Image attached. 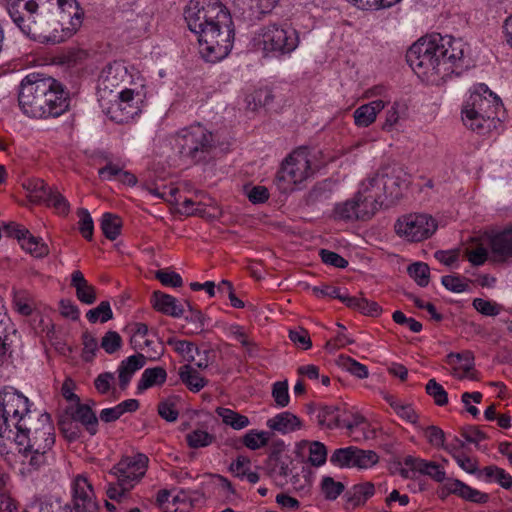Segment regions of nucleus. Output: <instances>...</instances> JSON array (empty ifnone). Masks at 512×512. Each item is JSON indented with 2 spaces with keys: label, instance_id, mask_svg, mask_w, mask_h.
Masks as SVG:
<instances>
[{
  "label": "nucleus",
  "instance_id": "nucleus-1",
  "mask_svg": "<svg viewBox=\"0 0 512 512\" xmlns=\"http://www.w3.org/2000/svg\"><path fill=\"white\" fill-rule=\"evenodd\" d=\"M16 429L15 462L22 476H31L55 461V429L48 413L30 410L27 397L13 388L0 392V438Z\"/></svg>",
  "mask_w": 512,
  "mask_h": 512
},
{
  "label": "nucleus",
  "instance_id": "nucleus-2",
  "mask_svg": "<svg viewBox=\"0 0 512 512\" xmlns=\"http://www.w3.org/2000/svg\"><path fill=\"white\" fill-rule=\"evenodd\" d=\"M190 31L198 36L200 52L209 62L224 59L234 42L233 20L220 0H190L184 10Z\"/></svg>",
  "mask_w": 512,
  "mask_h": 512
},
{
  "label": "nucleus",
  "instance_id": "nucleus-3",
  "mask_svg": "<svg viewBox=\"0 0 512 512\" xmlns=\"http://www.w3.org/2000/svg\"><path fill=\"white\" fill-rule=\"evenodd\" d=\"M464 50L462 40L435 33L415 42L408 49L406 59L419 78L434 82L463 67Z\"/></svg>",
  "mask_w": 512,
  "mask_h": 512
},
{
  "label": "nucleus",
  "instance_id": "nucleus-4",
  "mask_svg": "<svg viewBox=\"0 0 512 512\" xmlns=\"http://www.w3.org/2000/svg\"><path fill=\"white\" fill-rule=\"evenodd\" d=\"M18 103L23 114L30 118H56L70 106L69 93L52 77L30 73L20 83Z\"/></svg>",
  "mask_w": 512,
  "mask_h": 512
},
{
  "label": "nucleus",
  "instance_id": "nucleus-5",
  "mask_svg": "<svg viewBox=\"0 0 512 512\" xmlns=\"http://www.w3.org/2000/svg\"><path fill=\"white\" fill-rule=\"evenodd\" d=\"M503 105L500 98L484 83L475 84L462 108V120L471 130L485 134L501 120Z\"/></svg>",
  "mask_w": 512,
  "mask_h": 512
},
{
  "label": "nucleus",
  "instance_id": "nucleus-6",
  "mask_svg": "<svg viewBox=\"0 0 512 512\" xmlns=\"http://www.w3.org/2000/svg\"><path fill=\"white\" fill-rule=\"evenodd\" d=\"M252 44L265 57L280 58L290 55L298 48L300 36L290 25L268 23L255 31Z\"/></svg>",
  "mask_w": 512,
  "mask_h": 512
},
{
  "label": "nucleus",
  "instance_id": "nucleus-7",
  "mask_svg": "<svg viewBox=\"0 0 512 512\" xmlns=\"http://www.w3.org/2000/svg\"><path fill=\"white\" fill-rule=\"evenodd\" d=\"M180 155L197 164L206 162L217 148V135L197 123L179 130L174 138Z\"/></svg>",
  "mask_w": 512,
  "mask_h": 512
},
{
  "label": "nucleus",
  "instance_id": "nucleus-8",
  "mask_svg": "<svg viewBox=\"0 0 512 512\" xmlns=\"http://www.w3.org/2000/svg\"><path fill=\"white\" fill-rule=\"evenodd\" d=\"M149 462L148 456L144 453L123 456L109 471L115 482L108 484L107 496L111 500H118L131 491L145 476Z\"/></svg>",
  "mask_w": 512,
  "mask_h": 512
},
{
  "label": "nucleus",
  "instance_id": "nucleus-9",
  "mask_svg": "<svg viewBox=\"0 0 512 512\" xmlns=\"http://www.w3.org/2000/svg\"><path fill=\"white\" fill-rule=\"evenodd\" d=\"M312 173L308 150L299 148L284 160L274 183L280 192L288 193L293 191L297 184L308 179Z\"/></svg>",
  "mask_w": 512,
  "mask_h": 512
},
{
  "label": "nucleus",
  "instance_id": "nucleus-10",
  "mask_svg": "<svg viewBox=\"0 0 512 512\" xmlns=\"http://www.w3.org/2000/svg\"><path fill=\"white\" fill-rule=\"evenodd\" d=\"M50 4L49 0H5V9L15 26L32 40L33 29Z\"/></svg>",
  "mask_w": 512,
  "mask_h": 512
},
{
  "label": "nucleus",
  "instance_id": "nucleus-11",
  "mask_svg": "<svg viewBox=\"0 0 512 512\" xmlns=\"http://www.w3.org/2000/svg\"><path fill=\"white\" fill-rule=\"evenodd\" d=\"M394 228L398 236L410 242H419L429 238L436 231L437 226L431 216L411 213L398 218Z\"/></svg>",
  "mask_w": 512,
  "mask_h": 512
},
{
  "label": "nucleus",
  "instance_id": "nucleus-12",
  "mask_svg": "<svg viewBox=\"0 0 512 512\" xmlns=\"http://www.w3.org/2000/svg\"><path fill=\"white\" fill-rule=\"evenodd\" d=\"M75 33L70 25L56 14H41L37 26L32 31V40L57 44L69 39Z\"/></svg>",
  "mask_w": 512,
  "mask_h": 512
},
{
  "label": "nucleus",
  "instance_id": "nucleus-13",
  "mask_svg": "<svg viewBox=\"0 0 512 512\" xmlns=\"http://www.w3.org/2000/svg\"><path fill=\"white\" fill-rule=\"evenodd\" d=\"M116 97L108 106L103 101H100L103 112L111 121L118 124L128 123L141 112L139 92L135 93L132 89H124L117 92Z\"/></svg>",
  "mask_w": 512,
  "mask_h": 512
},
{
  "label": "nucleus",
  "instance_id": "nucleus-14",
  "mask_svg": "<svg viewBox=\"0 0 512 512\" xmlns=\"http://www.w3.org/2000/svg\"><path fill=\"white\" fill-rule=\"evenodd\" d=\"M379 461V456L372 450H363L355 446L336 449L330 456V462L340 468L367 469Z\"/></svg>",
  "mask_w": 512,
  "mask_h": 512
},
{
  "label": "nucleus",
  "instance_id": "nucleus-15",
  "mask_svg": "<svg viewBox=\"0 0 512 512\" xmlns=\"http://www.w3.org/2000/svg\"><path fill=\"white\" fill-rule=\"evenodd\" d=\"M71 504L74 512H99L100 506L93 485L84 474H78L72 479Z\"/></svg>",
  "mask_w": 512,
  "mask_h": 512
},
{
  "label": "nucleus",
  "instance_id": "nucleus-16",
  "mask_svg": "<svg viewBox=\"0 0 512 512\" xmlns=\"http://www.w3.org/2000/svg\"><path fill=\"white\" fill-rule=\"evenodd\" d=\"M318 421L329 429L346 428L352 433L353 429L364 423L365 419L359 414H350L341 411L336 406H324L318 414Z\"/></svg>",
  "mask_w": 512,
  "mask_h": 512
},
{
  "label": "nucleus",
  "instance_id": "nucleus-17",
  "mask_svg": "<svg viewBox=\"0 0 512 512\" xmlns=\"http://www.w3.org/2000/svg\"><path fill=\"white\" fill-rule=\"evenodd\" d=\"M49 8L45 9L46 14H56L63 18L70 27L77 32L83 22L84 10L77 0H49Z\"/></svg>",
  "mask_w": 512,
  "mask_h": 512
},
{
  "label": "nucleus",
  "instance_id": "nucleus-18",
  "mask_svg": "<svg viewBox=\"0 0 512 512\" xmlns=\"http://www.w3.org/2000/svg\"><path fill=\"white\" fill-rule=\"evenodd\" d=\"M126 74V68L119 63L109 64L102 70L98 80L100 101H103L107 94H112L120 86Z\"/></svg>",
  "mask_w": 512,
  "mask_h": 512
},
{
  "label": "nucleus",
  "instance_id": "nucleus-19",
  "mask_svg": "<svg viewBox=\"0 0 512 512\" xmlns=\"http://www.w3.org/2000/svg\"><path fill=\"white\" fill-rule=\"evenodd\" d=\"M383 177V189L389 201H394L400 198L403 189L408 185L405 174L400 170L385 169L380 171Z\"/></svg>",
  "mask_w": 512,
  "mask_h": 512
},
{
  "label": "nucleus",
  "instance_id": "nucleus-20",
  "mask_svg": "<svg viewBox=\"0 0 512 512\" xmlns=\"http://www.w3.org/2000/svg\"><path fill=\"white\" fill-rule=\"evenodd\" d=\"M152 307L165 315L178 318L184 313V308L177 299L161 291H154L151 296Z\"/></svg>",
  "mask_w": 512,
  "mask_h": 512
},
{
  "label": "nucleus",
  "instance_id": "nucleus-21",
  "mask_svg": "<svg viewBox=\"0 0 512 512\" xmlns=\"http://www.w3.org/2000/svg\"><path fill=\"white\" fill-rule=\"evenodd\" d=\"M388 104V100L377 99L359 106L353 114L354 122L358 127H368L376 120L377 114Z\"/></svg>",
  "mask_w": 512,
  "mask_h": 512
},
{
  "label": "nucleus",
  "instance_id": "nucleus-22",
  "mask_svg": "<svg viewBox=\"0 0 512 512\" xmlns=\"http://www.w3.org/2000/svg\"><path fill=\"white\" fill-rule=\"evenodd\" d=\"M491 251L496 260H504L512 255V228L487 235Z\"/></svg>",
  "mask_w": 512,
  "mask_h": 512
},
{
  "label": "nucleus",
  "instance_id": "nucleus-23",
  "mask_svg": "<svg viewBox=\"0 0 512 512\" xmlns=\"http://www.w3.org/2000/svg\"><path fill=\"white\" fill-rule=\"evenodd\" d=\"M266 426L272 431L287 434L301 429L302 421L295 414L284 411L269 418L266 422Z\"/></svg>",
  "mask_w": 512,
  "mask_h": 512
},
{
  "label": "nucleus",
  "instance_id": "nucleus-24",
  "mask_svg": "<svg viewBox=\"0 0 512 512\" xmlns=\"http://www.w3.org/2000/svg\"><path fill=\"white\" fill-rule=\"evenodd\" d=\"M145 363V356L140 353L129 356L125 360L121 361L118 367L119 388L121 390H126L134 373L140 370Z\"/></svg>",
  "mask_w": 512,
  "mask_h": 512
},
{
  "label": "nucleus",
  "instance_id": "nucleus-25",
  "mask_svg": "<svg viewBox=\"0 0 512 512\" xmlns=\"http://www.w3.org/2000/svg\"><path fill=\"white\" fill-rule=\"evenodd\" d=\"M70 285L75 289L77 299L81 303L91 305L96 301V288L85 279L80 270L72 272Z\"/></svg>",
  "mask_w": 512,
  "mask_h": 512
},
{
  "label": "nucleus",
  "instance_id": "nucleus-26",
  "mask_svg": "<svg viewBox=\"0 0 512 512\" xmlns=\"http://www.w3.org/2000/svg\"><path fill=\"white\" fill-rule=\"evenodd\" d=\"M447 491L456 494L466 501L473 503L483 504L488 501V495L481 491L474 489L460 480H450L445 485Z\"/></svg>",
  "mask_w": 512,
  "mask_h": 512
},
{
  "label": "nucleus",
  "instance_id": "nucleus-27",
  "mask_svg": "<svg viewBox=\"0 0 512 512\" xmlns=\"http://www.w3.org/2000/svg\"><path fill=\"white\" fill-rule=\"evenodd\" d=\"M375 493L374 485L371 482H365L354 485L347 493L346 505L348 508H356L363 505Z\"/></svg>",
  "mask_w": 512,
  "mask_h": 512
},
{
  "label": "nucleus",
  "instance_id": "nucleus-28",
  "mask_svg": "<svg viewBox=\"0 0 512 512\" xmlns=\"http://www.w3.org/2000/svg\"><path fill=\"white\" fill-rule=\"evenodd\" d=\"M181 382L192 392H199L208 381L200 375L190 364L181 366L178 370Z\"/></svg>",
  "mask_w": 512,
  "mask_h": 512
},
{
  "label": "nucleus",
  "instance_id": "nucleus-29",
  "mask_svg": "<svg viewBox=\"0 0 512 512\" xmlns=\"http://www.w3.org/2000/svg\"><path fill=\"white\" fill-rule=\"evenodd\" d=\"M72 417L75 421L80 422L91 435L97 433L98 418L89 405L78 403Z\"/></svg>",
  "mask_w": 512,
  "mask_h": 512
},
{
  "label": "nucleus",
  "instance_id": "nucleus-30",
  "mask_svg": "<svg viewBox=\"0 0 512 512\" xmlns=\"http://www.w3.org/2000/svg\"><path fill=\"white\" fill-rule=\"evenodd\" d=\"M384 399L394 410L398 417L413 425H417L419 416L413 408L412 404L404 403L395 398L393 395H385Z\"/></svg>",
  "mask_w": 512,
  "mask_h": 512
},
{
  "label": "nucleus",
  "instance_id": "nucleus-31",
  "mask_svg": "<svg viewBox=\"0 0 512 512\" xmlns=\"http://www.w3.org/2000/svg\"><path fill=\"white\" fill-rule=\"evenodd\" d=\"M167 378V372L162 367L147 368L138 381L137 389L142 392L150 387L162 385Z\"/></svg>",
  "mask_w": 512,
  "mask_h": 512
},
{
  "label": "nucleus",
  "instance_id": "nucleus-32",
  "mask_svg": "<svg viewBox=\"0 0 512 512\" xmlns=\"http://www.w3.org/2000/svg\"><path fill=\"white\" fill-rule=\"evenodd\" d=\"M354 199L357 202V207H359L358 212L360 213L361 221L371 219L381 207V204L375 200V196H368L360 190Z\"/></svg>",
  "mask_w": 512,
  "mask_h": 512
},
{
  "label": "nucleus",
  "instance_id": "nucleus-33",
  "mask_svg": "<svg viewBox=\"0 0 512 512\" xmlns=\"http://www.w3.org/2000/svg\"><path fill=\"white\" fill-rule=\"evenodd\" d=\"M383 183L382 174L378 172L373 177L362 182L360 191L368 196H375V200L382 205L384 201L388 200L383 189Z\"/></svg>",
  "mask_w": 512,
  "mask_h": 512
},
{
  "label": "nucleus",
  "instance_id": "nucleus-34",
  "mask_svg": "<svg viewBox=\"0 0 512 512\" xmlns=\"http://www.w3.org/2000/svg\"><path fill=\"white\" fill-rule=\"evenodd\" d=\"M292 460L289 456L284 457H268L266 468L269 476L273 478H286L290 472Z\"/></svg>",
  "mask_w": 512,
  "mask_h": 512
},
{
  "label": "nucleus",
  "instance_id": "nucleus-35",
  "mask_svg": "<svg viewBox=\"0 0 512 512\" xmlns=\"http://www.w3.org/2000/svg\"><path fill=\"white\" fill-rule=\"evenodd\" d=\"M216 413L221 417L224 424L230 426L235 430H241L250 425V420L247 416L242 415L232 409L218 407Z\"/></svg>",
  "mask_w": 512,
  "mask_h": 512
},
{
  "label": "nucleus",
  "instance_id": "nucleus-36",
  "mask_svg": "<svg viewBox=\"0 0 512 512\" xmlns=\"http://www.w3.org/2000/svg\"><path fill=\"white\" fill-rule=\"evenodd\" d=\"M448 359L450 363H453L456 359L459 363L457 367H455V371L460 378H471L473 379L472 370L474 366V357L471 352L466 351L463 353H451L448 355Z\"/></svg>",
  "mask_w": 512,
  "mask_h": 512
},
{
  "label": "nucleus",
  "instance_id": "nucleus-37",
  "mask_svg": "<svg viewBox=\"0 0 512 512\" xmlns=\"http://www.w3.org/2000/svg\"><path fill=\"white\" fill-rule=\"evenodd\" d=\"M20 245L24 250L37 258H42L49 254V247L43 239L33 236L30 232L27 236H24Z\"/></svg>",
  "mask_w": 512,
  "mask_h": 512
},
{
  "label": "nucleus",
  "instance_id": "nucleus-38",
  "mask_svg": "<svg viewBox=\"0 0 512 512\" xmlns=\"http://www.w3.org/2000/svg\"><path fill=\"white\" fill-rule=\"evenodd\" d=\"M122 220L112 213H104L101 218V230L109 240H115L121 233Z\"/></svg>",
  "mask_w": 512,
  "mask_h": 512
},
{
  "label": "nucleus",
  "instance_id": "nucleus-39",
  "mask_svg": "<svg viewBox=\"0 0 512 512\" xmlns=\"http://www.w3.org/2000/svg\"><path fill=\"white\" fill-rule=\"evenodd\" d=\"M357 202L355 199L347 200L343 203L336 204L333 214L334 218L343 221L360 220V213L358 212Z\"/></svg>",
  "mask_w": 512,
  "mask_h": 512
},
{
  "label": "nucleus",
  "instance_id": "nucleus-40",
  "mask_svg": "<svg viewBox=\"0 0 512 512\" xmlns=\"http://www.w3.org/2000/svg\"><path fill=\"white\" fill-rule=\"evenodd\" d=\"M42 202L54 208L59 215L66 216L70 212L68 200L57 189L51 188Z\"/></svg>",
  "mask_w": 512,
  "mask_h": 512
},
{
  "label": "nucleus",
  "instance_id": "nucleus-41",
  "mask_svg": "<svg viewBox=\"0 0 512 512\" xmlns=\"http://www.w3.org/2000/svg\"><path fill=\"white\" fill-rule=\"evenodd\" d=\"M271 435V432L253 429L243 436L242 442L248 449L258 450L268 445Z\"/></svg>",
  "mask_w": 512,
  "mask_h": 512
},
{
  "label": "nucleus",
  "instance_id": "nucleus-42",
  "mask_svg": "<svg viewBox=\"0 0 512 512\" xmlns=\"http://www.w3.org/2000/svg\"><path fill=\"white\" fill-rule=\"evenodd\" d=\"M134 327L135 330L130 337V345L136 351H145L154 343L147 338L148 326L144 323H136Z\"/></svg>",
  "mask_w": 512,
  "mask_h": 512
},
{
  "label": "nucleus",
  "instance_id": "nucleus-43",
  "mask_svg": "<svg viewBox=\"0 0 512 512\" xmlns=\"http://www.w3.org/2000/svg\"><path fill=\"white\" fill-rule=\"evenodd\" d=\"M338 365L359 379H365L369 375L367 366L356 361L350 356L340 355L338 358Z\"/></svg>",
  "mask_w": 512,
  "mask_h": 512
},
{
  "label": "nucleus",
  "instance_id": "nucleus-44",
  "mask_svg": "<svg viewBox=\"0 0 512 512\" xmlns=\"http://www.w3.org/2000/svg\"><path fill=\"white\" fill-rule=\"evenodd\" d=\"M167 343L189 363L195 360V354H199L198 347L190 341L171 338Z\"/></svg>",
  "mask_w": 512,
  "mask_h": 512
},
{
  "label": "nucleus",
  "instance_id": "nucleus-45",
  "mask_svg": "<svg viewBox=\"0 0 512 512\" xmlns=\"http://www.w3.org/2000/svg\"><path fill=\"white\" fill-rule=\"evenodd\" d=\"M114 380L115 377L113 373H101L94 380L95 389L99 394L106 395L110 393L114 399H117L119 396L115 386L113 385Z\"/></svg>",
  "mask_w": 512,
  "mask_h": 512
},
{
  "label": "nucleus",
  "instance_id": "nucleus-46",
  "mask_svg": "<svg viewBox=\"0 0 512 512\" xmlns=\"http://www.w3.org/2000/svg\"><path fill=\"white\" fill-rule=\"evenodd\" d=\"M321 492L327 500H336L345 490L342 482L335 481L330 476H324L321 480Z\"/></svg>",
  "mask_w": 512,
  "mask_h": 512
},
{
  "label": "nucleus",
  "instance_id": "nucleus-47",
  "mask_svg": "<svg viewBox=\"0 0 512 512\" xmlns=\"http://www.w3.org/2000/svg\"><path fill=\"white\" fill-rule=\"evenodd\" d=\"M215 440V436L207 431L196 429L186 435V441L190 448L198 449L211 445Z\"/></svg>",
  "mask_w": 512,
  "mask_h": 512
},
{
  "label": "nucleus",
  "instance_id": "nucleus-48",
  "mask_svg": "<svg viewBox=\"0 0 512 512\" xmlns=\"http://www.w3.org/2000/svg\"><path fill=\"white\" fill-rule=\"evenodd\" d=\"M406 107L404 104L395 101L392 106L386 111L385 121L382 125V130L390 132L398 124L401 115L405 112Z\"/></svg>",
  "mask_w": 512,
  "mask_h": 512
},
{
  "label": "nucleus",
  "instance_id": "nucleus-49",
  "mask_svg": "<svg viewBox=\"0 0 512 512\" xmlns=\"http://www.w3.org/2000/svg\"><path fill=\"white\" fill-rule=\"evenodd\" d=\"M86 317L90 323L100 321L105 323L113 318V312L108 301H102L96 308L89 310Z\"/></svg>",
  "mask_w": 512,
  "mask_h": 512
},
{
  "label": "nucleus",
  "instance_id": "nucleus-50",
  "mask_svg": "<svg viewBox=\"0 0 512 512\" xmlns=\"http://www.w3.org/2000/svg\"><path fill=\"white\" fill-rule=\"evenodd\" d=\"M271 394L277 407H287L290 402L288 381L284 380L273 383Z\"/></svg>",
  "mask_w": 512,
  "mask_h": 512
},
{
  "label": "nucleus",
  "instance_id": "nucleus-51",
  "mask_svg": "<svg viewBox=\"0 0 512 512\" xmlns=\"http://www.w3.org/2000/svg\"><path fill=\"white\" fill-rule=\"evenodd\" d=\"M482 472L489 481L494 480L504 488H510L512 486V477L502 468L492 465L485 467Z\"/></svg>",
  "mask_w": 512,
  "mask_h": 512
},
{
  "label": "nucleus",
  "instance_id": "nucleus-52",
  "mask_svg": "<svg viewBox=\"0 0 512 512\" xmlns=\"http://www.w3.org/2000/svg\"><path fill=\"white\" fill-rule=\"evenodd\" d=\"M408 274L415 282L421 286L426 287L429 283L430 269L426 263L416 262L408 267Z\"/></svg>",
  "mask_w": 512,
  "mask_h": 512
},
{
  "label": "nucleus",
  "instance_id": "nucleus-53",
  "mask_svg": "<svg viewBox=\"0 0 512 512\" xmlns=\"http://www.w3.org/2000/svg\"><path fill=\"white\" fill-rule=\"evenodd\" d=\"M24 187L29 191L33 201L42 202L51 189L42 179L28 180Z\"/></svg>",
  "mask_w": 512,
  "mask_h": 512
},
{
  "label": "nucleus",
  "instance_id": "nucleus-54",
  "mask_svg": "<svg viewBox=\"0 0 512 512\" xmlns=\"http://www.w3.org/2000/svg\"><path fill=\"white\" fill-rule=\"evenodd\" d=\"M426 393L433 398L438 406H444L448 403V394L435 379H430L425 387Z\"/></svg>",
  "mask_w": 512,
  "mask_h": 512
},
{
  "label": "nucleus",
  "instance_id": "nucleus-55",
  "mask_svg": "<svg viewBox=\"0 0 512 512\" xmlns=\"http://www.w3.org/2000/svg\"><path fill=\"white\" fill-rule=\"evenodd\" d=\"M77 216L79 218V232L86 240L90 241L94 231V224L90 213L87 209L80 208L77 211Z\"/></svg>",
  "mask_w": 512,
  "mask_h": 512
},
{
  "label": "nucleus",
  "instance_id": "nucleus-56",
  "mask_svg": "<svg viewBox=\"0 0 512 512\" xmlns=\"http://www.w3.org/2000/svg\"><path fill=\"white\" fill-rule=\"evenodd\" d=\"M177 193H178L177 188L169 189V197H171L172 201L179 206L178 207L179 213L186 215V216H191V215H195L199 212L198 204L195 201H193L192 199H189V198H185L184 200L179 201L176 198Z\"/></svg>",
  "mask_w": 512,
  "mask_h": 512
},
{
  "label": "nucleus",
  "instance_id": "nucleus-57",
  "mask_svg": "<svg viewBox=\"0 0 512 512\" xmlns=\"http://www.w3.org/2000/svg\"><path fill=\"white\" fill-rule=\"evenodd\" d=\"M122 338L116 331H108L101 339V348L108 354L117 352L122 347Z\"/></svg>",
  "mask_w": 512,
  "mask_h": 512
},
{
  "label": "nucleus",
  "instance_id": "nucleus-58",
  "mask_svg": "<svg viewBox=\"0 0 512 512\" xmlns=\"http://www.w3.org/2000/svg\"><path fill=\"white\" fill-rule=\"evenodd\" d=\"M327 459V449L326 446L318 441H314L310 444L309 447V462L315 466H322Z\"/></svg>",
  "mask_w": 512,
  "mask_h": 512
},
{
  "label": "nucleus",
  "instance_id": "nucleus-59",
  "mask_svg": "<svg viewBox=\"0 0 512 512\" xmlns=\"http://www.w3.org/2000/svg\"><path fill=\"white\" fill-rule=\"evenodd\" d=\"M155 278L160 281V283L167 287H181L183 285V280L180 274L170 271L168 269H160L156 271Z\"/></svg>",
  "mask_w": 512,
  "mask_h": 512
},
{
  "label": "nucleus",
  "instance_id": "nucleus-60",
  "mask_svg": "<svg viewBox=\"0 0 512 512\" xmlns=\"http://www.w3.org/2000/svg\"><path fill=\"white\" fill-rule=\"evenodd\" d=\"M158 414L168 422H175L178 419L177 403L174 399H166L158 404Z\"/></svg>",
  "mask_w": 512,
  "mask_h": 512
},
{
  "label": "nucleus",
  "instance_id": "nucleus-61",
  "mask_svg": "<svg viewBox=\"0 0 512 512\" xmlns=\"http://www.w3.org/2000/svg\"><path fill=\"white\" fill-rule=\"evenodd\" d=\"M82 359L86 362H91L98 350V342L97 339L90 334L89 332H84L82 335Z\"/></svg>",
  "mask_w": 512,
  "mask_h": 512
},
{
  "label": "nucleus",
  "instance_id": "nucleus-62",
  "mask_svg": "<svg viewBox=\"0 0 512 512\" xmlns=\"http://www.w3.org/2000/svg\"><path fill=\"white\" fill-rule=\"evenodd\" d=\"M442 285L455 293H461L467 290L468 283L458 275H445L441 279Z\"/></svg>",
  "mask_w": 512,
  "mask_h": 512
},
{
  "label": "nucleus",
  "instance_id": "nucleus-63",
  "mask_svg": "<svg viewBox=\"0 0 512 512\" xmlns=\"http://www.w3.org/2000/svg\"><path fill=\"white\" fill-rule=\"evenodd\" d=\"M445 449L452 453V456L457 462V464L466 472L474 473L477 470V462L474 459L466 456L461 452H458L457 450L451 448L450 446L445 447Z\"/></svg>",
  "mask_w": 512,
  "mask_h": 512
},
{
  "label": "nucleus",
  "instance_id": "nucleus-64",
  "mask_svg": "<svg viewBox=\"0 0 512 512\" xmlns=\"http://www.w3.org/2000/svg\"><path fill=\"white\" fill-rule=\"evenodd\" d=\"M422 430L427 441L432 446L437 448L444 447L445 433L441 428L432 425L422 428Z\"/></svg>",
  "mask_w": 512,
  "mask_h": 512
}]
</instances>
